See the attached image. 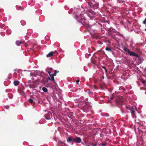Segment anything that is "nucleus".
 Segmentation results:
<instances>
[{
	"mask_svg": "<svg viewBox=\"0 0 146 146\" xmlns=\"http://www.w3.org/2000/svg\"><path fill=\"white\" fill-rule=\"evenodd\" d=\"M42 90L44 92H46L48 91L47 89L45 87H43L42 89Z\"/></svg>",
	"mask_w": 146,
	"mask_h": 146,
	"instance_id": "obj_16",
	"label": "nucleus"
},
{
	"mask_svg": "<svg viewBox=\"0 0 146 146\" xmlns=\"http://www.w3.org/2000/svg\"><path fill=\"white\" fill-rule=\"evenodd\" d=\"M106 143H103L101 144V146H105L106 145Z\"/></svg>",
	"mask_w": 146,
	"mask_h": 146,
	"instance_id": "obj_27",
	"label": "nucleus"
},
{
	"mask_svg": "<svg viewBox=\"0 0 146 146\" xmlns=\"http://www.w3.org/2000/svg\"><path fill=\"white\" fill-rule=\"evenodd\" d=\"M118 1H119V2L120 3H121V1H122V2L123 3L124 1V0H117Z\"/></svg>",
	"mask_w": 146,
	"mask_h": 146,
	"instance_id": "obj_23",
	"label": "nucleus"
},
{
	"mask_svg": "<svg viewBox=\"0 0 146 146\" xmlns=\"http://www.w3.org/2000/svg\"><path fill=\"white\" fill-rule=\"evenodd\" d=\"M44 116L46 119H51L52 117L51 113L50 111H48L47 113Z\"/></svg>",
	"mask_w": 146,
	"mask_h": 146,
	"instance_id": "obj_5",
	"label": "nucleus"
},
{
	"mask_svg": "<svg viewBox=\"0 0 146 146\" xmlns=\"http://www.w3.org/2000/svg\"><path fill=\"white\" fill-rule=\"evenodd\" d=\"M81 139L80 137H76L74 138L73 141L75 143H79L81 142Z\"/></svg>",
	"mask_w": 146,
	"mask_h": 146,
	"instance_id": "obj_6",
	"label": "nucleus"
},
{
	"mask_svg": "<svg viewBox=\"0 0 146 146\" xmlns=\"http://www.w3.org/2000/svg\"><path fill=\"white\" fill-rule=\"evenodd\" d=\"M52 75L53 76H55L56 75V73L54 72V73L52 74Z\"/></svg>",
	"mask_w": 146,
	"mask_h": 146,
	"instance_id": "obj_26",
	"label": "nucleus"
},
{
	"mask_svg": "<svg viewBox=\"0 0 146 146\" xmlns=\"http://www.w3.org/2000/svg\"><path fill=\"white\" fill-rule=\"evenodd\" d=\"M47 70H48V72H50V74L51 73V71L53 70L52 68H47Z\"/></svg>",
	"mask_w": 146,
	"mask_h": 146,
	"instance_id": "obj_17",
	"label": "nucleus"
},
{
	"mask_svg": "<svg viewBox=\"0 0 146 146\" xmlns=\"http://www.w3.org/2000/svg\"><path fill=\"white\" fill-rule=\"evenodd\" d=\"M123 50L125 52H128V54L130 56H134L136 57H139L138 55L133 52L130 51V50L128 49L125 46L123 47Z\"/></svg>",
	"mask_w": 146,
	"mask_h": 146,
	"instance_id": "obj_3",
	"label": "nucleus"
},
{
	"mask_svg": "<svg viewBox=\"0 0 146 146\" xmlns=\"http://www.w3.org/2000/svg\"><path fill=\"white\" fill-rule=\"evenodd\" d=\"M123 102V100L122 97L118 98L116 100V102L118 105H122Z\"/></svg>",
	"mask_w": 146,
	"mask_h": 146,
	"instance_id": "obj_4",
	"label": "nucleus"
},
{
	"mask_svg": "<svg viewBox=\"0 0 146 146\" xmlns=\"http://www.w3.org/2000/svg\"><path fill=\"white\" fill-rule=\"evenodd\" d=\"M56 52V51H55L54 52H51L49 53L48 54H47L46 55V56L47 57H51L54 54V53L55 52Z\"/></svg>",
	"mask_w": 146,
	"mask_h": 146,
	"instance_id": "obj_8",
	"label": "nucleus"
},
{
	"mask_svg": "<svg viewBox=\"0 0 146 146\" xmlns=\"http://www.w3.org/2000/svg\"><path fill=\"white\" fill-rule=\"evenodd\" d=\"M73 16L78 22L82 24L85 23L86 19L83 15L79 14L78 13H74L73 14Z\"/></svg>",
	"mask_w": 146,
	"mask_h": 146,
	"instance_id": "obj_1",
	"label": "nucleus"
},
{
	"mask_svg": "<svg viewBox=\"0 0 146 146\" xmlns=\"http://www.w3.org/2000/svg\"><path fill=\"white\" fill-rule=\"evenodd\" d=\"M29 41H28L27 42V43H26L25 44V46H27V45L29 44Z\"/></svg>",
	"mask_w": 146,
	"mask_h": 146,
	"instance_id": "obj_24",
	"label": "nucleus"
},
{
	"mask_svg": "<svg viewBox=\"0 0 146 146\" xmlns=\"http://www.w3.org/2000/svg\"><path fill=\"white\" fill-rule=\"evenodd\" d=\"M22 43V42L19 40L17 41L16 42V44L17 45L19 46Z\"/></svg>",
	"mask_w": 146,
	"mask_h": 146,
	"instance_id": "obj_14",
	"label": "nucleus"
},
{
	"mask_svg": "<svg viewBox=\"0 0 146 146\" xmlns=\"http://www.w3.org/2000/svg\"><path fill=\"white\" fill-rule=\"evenodd\" d=\"M88 146H90V145H88Z\"/></svg>",
	"mask_w": 146,
	"mask_h": 146,
	"instance_id": "obj_33",
	"label": "nucleus"
},
{
	"mask_svg": "<svg viewBox=\"0 0 146 146\" xmlns=\"http://www.w3.org/2000/svg\"><path fill=\"white\" fill-rule=\"evenodd\" d=\"M137 57L138 58V59L139 60V61L138 62L140 63H141L143 60V58L142 57H140L139 55V57Z\"/></svg>",
	"mask_w": 146,
	"mask_h": 146,
	"instance_id": "obj_10",
	"label": "nucleus"
},
{
	"mask_svg": "<svg viewBox=\"0 0 146 146\" xmlns=\"http://www.w3.org/2000/svg\"><path fill=\"white\" fill-rule=\"evenodd\" d=\"M102 77H103V78H104V76H102Z\"/></svg>",
	"mask_w": 146,
	"mask_h": 146,
	"instance_id": "obj_32",
	"label": "nucleus"
},
{
	"mask_svg": "<svg viewBox=\"0 0 146 146\" xmlns=\"http://www.w3.org/2000/svg\"><path fill=\"white\" fill-rule=\"evenodd\" d=\"M54 72H55L56 73H58L59 72V71L58 70H55Z\"/></svg>",
	"mask_w": 146,
	"mask_h": 146,
	"instance_id": "obj_30",
	"label": "nucleus"
},
{
	"mask_svg": "<svg viewBox=\"0 0 146 146\" xmlns=\"http://www.w3.org/2000/svg\"><path fill=\"white\" fill-rule=\"evenodd\" d=\"M79 82V80H77L76 81V83L77 84H79L78 83V82Z\"/></svg>",
	"mask_w": 146,
	"mask_h": 146,
	"instance_id": "obj_29",
	"label": "nucleus"
},
{
	"mask_svg": "<svg viewBox=\"0 0 146 146\" xmlns=\"http://www.w3.org/2000/svg\"><path fill=\"white\" fill-rule=\"evenodd\" d=\"M29 101L30 103H31V104L34 103V101L32 99L30 98L29 99Z\"/></svg>",
	"mask_w": 146,
	"mask_h": 146,
	"instance_id": "obj_18",
	"label": "nucleus"
},
{
	"mask_svg": "<svg viewBox=\"0 0 146 146\" xmlns=\"http://www.w3.org/2000/svg\"><path fill=\"white\" fill-rule=\"evenodd\" d=\"M48 80H51V79L49 77H48Z\"/></svg>",
	"mask_w": 146,
	"mask_h": 146,
	"instance_id": "obj_31",
	"label": "nucleus"
},
{
	"mask_svg": "<svg viewBox=\"0 0 146 146\" xmlns=\"http://www.w3.org/2000/svg\"><path fill=\"white\" fill-rule=\"evenodd\" d=\"M74 138L72 136H70L67 138V141L68 143H71L72 141H73Z\"/></svg>",
	"mask_w": 146,
	"mask_h": 146,
	"instance_id": "obj_7",
	"label": "nucleus"
},
{
	"mask_svg": "<svg viewBox=\"0 0 146 146\" xmlns=\"http://www.w3.org/2000/svg\"><path fill=\"white\" fill-rule=\"evenodd\" d=\"M102 68L104 69V70H105V72H107V70L105 68V67L104 66H103Z\"/></svg>",
	"mask_w": 146,
	"mask_h": 146,
	"instance_id": "obj_21",
	"label": "nucleus"
},
{
	"mask_svg": "<svg viewBox=\"0 0 146 146\" xmlns=\"http://www.w3.org/2000/svg\"><path fill=\"white\" fill-rule=\"evenodd\" d=\"M48 74H49L50 76L51 80H52L55 83V81L54 77V76H52V74H50V72H48Z\"/></svg>",
	"mask_w": 146,
	"mask_h": 146,
	"instance_id": "obj_11",
	"label": "nucleus"
},
{
	"mask_svg": "<svg viewBox=\"0 0 146 146\" xmlns=\"http://www.w3.org/2000/svg\"><path fill=\"white\" fill-rule=\"evenodd\" d=\"M86 1H87V2L88 3V4L90 5H92V3L90 1V0H85Z\"/></svg>",
	"mask_w": 146,
	"mask_h": 146,
	"instance_id": "obj_19",
	"label": "nucleus"
},
{
	"mask_svg": "<svg viewBox=\"0 0 146 146\" xmlns=\"http://www.w3.org/2000/svg\"><path fill=\"white\" fill-rule=\"evenodd\" d=\"M97 144L96 143H94V144H90V145H92V146H96L97 145Z\"/></svg>",
	"mask_w": 146,
	"mask_h": 146,
	"instance_id": "obj_20",
	"label": "nucleus"
},
{
	"mask_svg": "<svg viewBox=\"0 0 146 146\" xmlns=\"http://www.w3.org/2000/svg\"><path fill=\"white\" fill-rule=\"evenodd\" d=\"M13 83L15 86H17L19 84V82L18 80H15L14 81Z\"/></svg>",
	"mask_w": 146,
	"mask_h": 146,
	"instance_id": "obj_12",
	"label": "nucleus"
},
{
	"mask_svg": "<svg viewBox=\"0 0 146 146\" xmlns=\"http://www.w3.org/2000/svg\"><path fill=\"white\" fill-rule=\"evenodd\" d=\"M126 108L127 109H129L133 117L135 118H137L136 114L137 112V108L135 106L130 107L126 106Z\"/></svg>",
	"mask_w": 146,
	"mask_h": 146,
	"instance_id": "obj_2",
	"label": "nucleus"
},
{
	"mask_svg": "<svg viewBox=\"0 0 146 146\" xmlns=\"http://www.w3.org/2000/svg\"><path fill=\"white\" fill-rule=\"evenodd\" d=\"M89 12L90 13H91L92 15H95L96 13L95 12L93 11L92 10H89Z\"/></svg>",
	"mask_w": 146,
	"mask_h": 146,
	"instance_id": "obj_15",
	"label": "nucleus"
},
{
	"mask_svg": "<svg viewBox=\"0 0 146 146\" xmlns=\"http://www.w3.org/2000/svg\"><path fill=\"white\" fill-rule=\"evenodd\" d=\"M136 51L138 52H139L140 51V49L139 48H137L136 49Z\"/></svg>",
	"mask_w": 146,
	"mask_h": 146,
	"instance_id": "obj_22",
	"label": "nucleus"
},
{
	"mask_svg": "<svg viewBox=\"0 0 146 146\" xmlns=\"http://www.w3.org/2000/svg\"><path fill=\"white\" fill-rule=\"evenodd\" d=\"M141 82L143 84H145V81L144 80H143Z\"/></svg>",
	"mask_w": 146,
	"mask_h": 146,
	"instance_id": "obj_28",
	"label": "nucleus"
},
{
	"mask_svg": "<svg viewBox=\"0 0 146 146\" xmlns=\"http://www.w3.org/2000/svg\"><path fill=\"white\" fill-rule=\"evenodd\" d=\"M143 23L144 24L146 23V18L145 19V20L143 21Z\"/></svg>",
	"mask_w": 146,
	"mask_h": 146,
	"instance_id": "obj_25",
	"label": "nucleus"
},
{
	"mask_svg": "<svg viewBox=\"0 0 146 146\" xmlns=\"http://www.w3.org/2000/svg\"><path fill=\"white\" fill-rule=\"evenodd\" d=\"M105 49L106 51H108V52H112L111 48H109L106 47V48Z\"/></svg>",
	"mask_w": 146,
	"mask_h": 146,
	"instance_id": "obj_13",
	"label": "nucleus"
},
{
	"mask_svg": "<svg viewBox=\"0 0 146 146\" xmlns=\"http://www.w3.org/2000/svg\"><path fill=\"white\" fill-rule=\"evenodd\" d=\"M66 144L64 143L63 142H62L61 141H59L58 143L57 146H65Z\"/></svg>",
	"mask_w": 146,
	"mask_h": 146,
	"instance_id": "obj_9",
	"label": "nucleus"
}]
</instances>
